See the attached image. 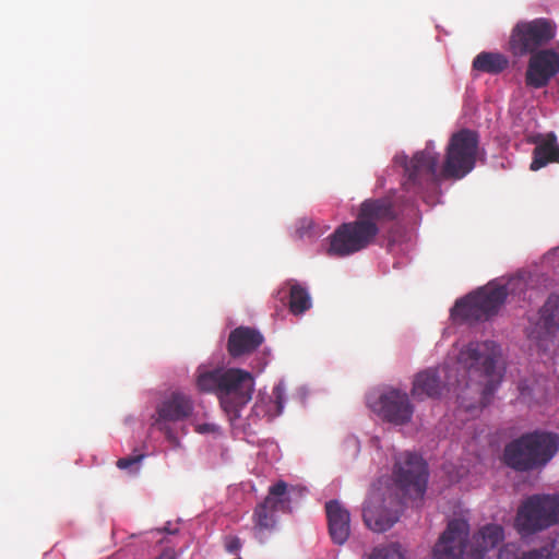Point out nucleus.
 <instances>
[{
    "label": "nucleus",
    "mask_w": 559,
    "mask_h": 559,
    "mask_svg": "<svg viewBox=\"0 0 559 559\" xmlns=\"http://www.w3.org/2000/svg\"><path fill=\"white\" fill-rule=\"evenodd\" d=\"M478 152V133L464 128L451 134L441 164L432 141L412 158L399 155L394 160L404 168V190L419 195L442 180L463 179L475 168Z\"/></svg>",
    "instance_id": "1"
},
{
    "label": "nucleus",
    "mask_w": 559,
    "mask_h": 559,
    "mask_svg": "<svg viewBox=\"0 0 559 559\" xmlns=\"http://www.w3.org/2000/svg\"><path fill=\"white\" fill-rule=\"evenodd\" d=\"M394 488L388 492L373 489L362 509L365 524L377 533L390 530L400 518V509L406 499L421 500L427 489L428 468L421 456L404 452L393 469Z\"/></svg>",
    "instance_id": "2"
},
{
    "label": "nucleus",
    "mask_w": 559,
    "mask_h": 559,
    "mask_svg": "<svg viewBox=\"0 0 559 559\" xmlns=\"http://www.w3.org/2000/svg\"><path fill=\"white\" fill-rule=\"evenodd\" d=\"M396 217L397 212L390 198L365 200L360 204L356 219L341 224L329 236L328 253L343 258L366 249L374 241L380 225Z\"/></svg>",
    "instance_id": "3"
},
{
    "label": "nucleus",
    "mask_w": 559,
    "mask_h": 559,
    "mask_svg": "<svg viewBox=\"0 0 559 559\" xmlns=\"http://www.w3.org/2000/svg\"><path fill=\"white\" fill-rule=\"evenodd\" d=\"M500 356V346L493 341L469 342L457 355V364L468 377L464 385L471 388L475 382L479 386L481 407L490 403L502 380L497 369Z\"/></svg>",
    "instance_id": "4"
},
{
    "label": "nucleus",
    "mask_w": 559,
    "mask_h": 559,
    "mask_svg": "<svg viewBox=\"0 0 559 559\" xmlns=\"http://www.w3.org/2000/svg\"><path fill=\"white\" fill-rule=\"evenodd\" d=\"M558 447L557 433L535 430L509 442L502 459L512 469L528 472L545 466L557 453Z\"/></svg>",
    "instance_id": "5"
},
{
    "label": "nucleus",
    "mask_w": 559,
    "mask_h": 559,
    "mask_svg": "<svg viewBox=\"0 0 559 559\" xmlns=\"http://www.w3.org/2000/svg\"><path fill=\"white\" fill-rule=\"evenodd\" d=\"M559 524V495L536 493L518 508L514 519L516 532L527 537Z\"/></svg>",
    "instance_id": "6"
},
{
    "label": "nucleus",
    "mask_w": 559,
    "mask_h": 559,
    "mask_svg": "<svg viewBox=\"0 0 559 559\" xmlns=\"http://www.w3.org/2000/svg\"><path fill=\"white\" fill-rule=\"evenodd\" d=\"M557 36V24L548 17L521 20L511 28L507 50L514 58H524L546 47Z\"/></svg>",
    "instance_id": "7"
},
{
    "label": "nucleus",
    "mask_w": 559,
    "mask_h": 559,
    "mask_svg": "<svg viewBox=\"0 0 559 559\" xmlns=\"http://www.w3.org/2000/svg\"><path fill=\"white\" fill-rule=\"evenodd\" d=\"M506 286H486L455 301L451 309L454 322L474 323L488 320L504 304Z\"/></svg>",
    "instance_id": "8"
},
{
    "label": "nucleus",
    "mask_w": 559,
    "mask_h": 559,
    "mask_svg": "<svg viewBox=\"0 0 559 559\" xmlns=\"http://www.w3.org/2000/svg\"><path fill=\"white\" fill-rule=\"evenodd\" d=\"M367 403L383 421L394 426L408 425L415 413L408 393L394 386L384 388L378 394L369 395Z\"/></svg>",
    "instance_id": "9"
},
{
    "label": "nucleus",
    "mask_w": 559,
    "mask_h": 559,
    "mask_svg": "<svg viewBox=\"0 0 559 559\" xmlns=\"http://www.w3.org/2000/svg\"><path fill=\"white\" fill-rule=\"evenodd\" d=\"M254 379L249 371L239 368L224 370L219 403L229 418L240 417V409L251 400Z\"/></svg>",
    "instance_id": "10"
},
{
    "label": "nucleus",
    "mask_w": 559,
    "mask_h": 559,
    "mask_svg": "<svg viewBox=\"0 0 559 559\" xmlns=\"http://www.w3.org/2000/svg\"><path fill=\"white\" fill-rule=\"evenodd\" d=\"M559 329V296L550 295L535 314L528 317L527 338L543 352L548 349Z\"/></svg>",
    "instance_id": "11"
},
{
    "label": "nucleus",
    "mask_w": 559,
    "mask_h": 559,
    "mask_svg": "<svg viewBox=\"0 0 559 559\" xmlns=\"http://www.w3.org/2000/svg\"><path fill=\"white\" fill-rule=\"evenodd\" d=\"M192 413L193 401L191 397L181 392H173L157 405L154 425L169 442L177 444L178 439L168 423L182 421Z\"/></svg>",
    "instance_id": "12"
},
{
    "label": "nucleus",
    "mask_w": 559,
    "mask_h": 559,
    "mask_svg": "<svg viewBox=\"0 0 559 559\" xmlns=\"http://www.w3.org/2000/svg\"><path fill=\"white\" fill-rule=\"evenodd\" d=\"M468 535L469 524L466 520H451L432 549V558L461 559L465 557L467 559V554H469L466 550Z\"/></svg>",
    "instance_id": "13"
},
{
    "label": "nucleus",
    "mask_w": 559,
    "mask_h": 559,
    "mask_svg": "<svg viewBox=\"0 0 559 559\" xmlns=\"http://www.w3.org/2000/svg\"><path fill=\"white\" fill-rule=\"evenodd\" d=\"M468 535L469 524L466 520H451L432 549V558L461 559L465 557L467 559V554H469L466 550Z\"/></svg>",
    "instance_id": "14"
},
{
    "label": "nucleus",
    "mask_w": 559,
    "mask_h": 559,
    "mask_svg": "<svg viewBox=\"0 0 559 559\" xmlns=\"http://www.w3.org/2000/svg\"><path fill=\"white\" fill-rule=\"evenodd\" d=\"M528 56L525 71L526 86L534 90L548 86L559 73V52L554 48H546Z\"/></svg>",
    "instance_id": "15"
},
{
    "label": "nucleus",
    "mask_w": 559,
    "mask_h": 559,
    "mask_svg": "<svg viewBox=\"0 0 559 559\" xmlns=\"http://www.w3.org/2000/svg\"><path fill=\"white\" fill-rule=\"evenodd\" d=\"M287 484L277 481L269 489V495L263 502L257 506L253 512L254 531L257 534L274 530L276 524L275 512L284 503Z\"/></svg>",
    "instance_id": "16"
},
{
    "label": "nucleus",
    "mask_w": 559,
    "mask_h": 559,
    "mask_svg": "<svg viewBox=\"0 0 559 559\" xmlns=\"http://www.w3.org/2000/svg\"><path fill=\"white\" fill-rule=\"evenodd\" d=\"M329 533L332 540L343 545L350 535L349 511L337 500H330L325 503Z\"/></svg>",
    "instance_id": "17"
},
{
    "label": "nucleus",
    "mask_w": 559,
    "mask_h": 559,
    "mask_svg": "<svg viewBox=\"0 0 559 559\" xmlns=\"http://www.w3.org/2000/svg\"><path fill=\"white\" fill-rule=\"evenodd\" d=\"M263 335L250 326H238L228 336L227 350L233 358L251 354L263 343Z\"/></svg>",
    "instance_id": "18"
},
{
    "label": "nucleus",
    "mask_w": 559,
    "mask_h": 559,
    "mask_svg": "<svg viewBox=\"0 0 559 559\" xmlns=\"http://www.w3.org/2000/svg\"><path fill=\"white\" fill-rule=\"evenodd\" d=\"M440 371L447 373L445 367L441 369H426L418 372L413 381L412 396L421 401L426 397L436 399L441 395L445 385L440 379Z\"/></svg>",
    "instance_id": "19"
},
{
    "label": "nucleus",
    "mask_w": 559,
    "mask_h": 559,
    "mask_svg": "<svg viewBox=\"0 0 559 559\" xmlns=\"http://www.w3.org/2000/svg\"><path fill=\"white\" fill-rule=\"evenodd\" d=\"M504 537L503 527L499 524H487L473 537V547L467 559H484L485 552L498 546Z\"/></svg>",
    "instance_id": "20"
},
{
    "label": "nucleus",
    "mask_w": 559,
    "mask_h": 559,
    "mask_svg": "<svg viewBox=\"0 0 559 559\" xmlns=\"http://www.w3.org/2000/svg\"><path fill=\"white\" fill-rule=\"evenodd\" d=\"M472 67L478 72L499 74L509 67V59L501 52L481 51L474 58Z\"/></svg>",
    "instance_id": "21"
},
{
    "label": "nucleus",
    "mask_w": 559,
    "mask_h": 559,
    "mask_svg": "<svg viewBox=\"0 0 559 559\" xmlns=\"http://www.w3.org/2000/svg\"><path fill=\"white\" fill-rule=\"evenodd\" d=\"M549 163H559V146L556 143L555 135H550L548 139L535 146L530 168L531 170L536 171Z\"/></svg>",
    "instance_id": "22"
},
{
    "label": "nucleus",
    "mask_w": 559,
    "mask_h": 559,
    "mask_svg": "<svg viewBox=\"0 0 559 559\" xmlns=\"http://www.w3.org/2000/svg\"><path fill=\"white\" fill-rule=\"evenodd\" d=\"M289 285V310L293 314L299 316L311 308L310 295L304 286L295 281L287 282Z\"/></svg>",
    "instance_id": "23"
},
{
    "label": "nucleus",
    "mask_w": 559,
    "mask_h": 559,
    "mask_svg": "<svg viewBox=\"0 0 559 559\" xmlns=\"http://www.w3.org/2000/svg\"><path fill=\"white\" fill-rule=\"evenodd\" d=\"M225 369L198 370L197 386L201 392L221 394L222 379Z\"/></svg>",
    "instance_id": "24"
},
{
    "label": "nucleus",
    "mask_w": 559,
    "mask_h": 559,
    "mask_svg": "<svg viewBox=\"0 0 559 559\" xmlns=\"http://www.w3.org/2000/svg\"><path fill=\"white\" fill-rule=\"evenodd\" d=\"M498 559H543L542 548L521 551L514 544H507L500 548Z\"/></svg>",
    "instance_id": "25"
},
{
    "label": "nucleus",
    "mask_w": 559,
    "mask_h": 559,
    "mask_svg": "<svg viewBox=\"0 0 559 559\" xmlns=\"http://www.w3.org/2000/svg\"><path fill=\"white\" fill-rule=\"evenodd\" d=\"M370 559H402V556L394 547H382L373 549Z\"/></svg>",
    "instance_id": "26"
},
{
    "label": "nucleus",
    "mask_w": 559,
    "mask_h": 559,
    "mask_svg": "<svg viewBox=\"0 0 559 559\" xmlns=\"http://www.w3.org/2000/svg\"><path fill=\"white\" fill-rule=\"evenodd\" d=\"M542 548L543 559H559V537L547 543Z\"/></svg>",
    "instance_id": "27"
},
{
    "label": "nucleus",
    "mask_w": 559,
    "mask_h": 559,
    "mask_svg": "<svg viewBox=\"0 0 559 559\" xmlns=\"http://www.w3.org/2000/svg\"><path fill=\"white\" fill-rule=\"evenodd\" d=\"M143 457H144L143 454H136V455L121 457L117 461V467L120 469H129L132 466L139 465Z\"/></svg>",
    "instance_id": "28"
},
{
    "label": "nucleus",
    "mask_w": 559,
    "mask_h": 559,
    "mask_svg": "<svg viewBox=\"0 0 559 559\" xmlns=\"http://www.w3.org/2000/svg\"><path fill=\"white\" fill-rule=\"evenodd\" d=\"M241 546V540L236 536L228 537L225 542V549L229 554L237 552L240 550Z\"/></svg>",
    "instance_id": "29"
},
{
    "label": "nucleus",
    "mask_w": 559,
    "mask_h": 559,
    "mask_svg": "<svg viewBox=\"0 0 559 559\" xmlns=\"http://www.w3.org/2000/svg\"><path fill=\"white\" fill-rule=\"evenodd\" d=\"M273 395L276 404V414L280 415L283 409V390L280 386L274 388Z\"/></svg>",
    "instance_id": "30"
},
{
    "label": "nucleus",
    "mask_w": 559,
    "mask_h": 559,
    "mask_svg": "<svg viewBox=\"0 0 559 559\" xmlns=\"http://www.w3.org/2000/svg\"><path fill=\"white\" fill-rule=\"evenodd\" d=\"M157 531L160 532V533L165 532V533H168V534H175L177 532V530H171L169 527V525H166L163 528H158Z\"/></svg>",
    "instance_id": "31"
},
{
    "label": "nucleus",
    "mask_w": 559,
    "mask_h": 559,
    "mask_svg": "<svg viewBox=\"0 0 559 559\" xmlns=\"http://www.w3.org/2000/svg\"><path fill=\"white\" fill-rule=\"evenodd\" d=\"M462 383L461 380H455V382H451L450 380L447 382V385L449 386V389H451L452 386H460Z\"/></svg>",
    "instance_id": "32"
},
{
    "label": "nucleus",
    "mask_w": 559,
    "mask_h": 559,
    "mask_svg": "<svg viewBox=\"0 0 559 559\" xmlns=\"http://www.w3.org/2000/svg\"><path fill=\"white\" fill-rule=\"evenodd\" d=\"M260 407L261 406L259 404H255V406H254L255 412H259Z\"/></svg>",
    "instance_id": "33"
}]
</instances>
